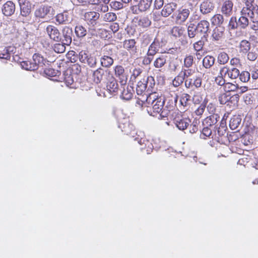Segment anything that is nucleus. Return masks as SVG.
<instances>
[{"instance_id":"nucleus-1","label":"nucleus","mask_w":258,"mask_h":258,"mask_svg":"<svg viewBox=\"0 0 258 258\" xmlns=\"http://www.w3.org/2000/svg\"><path fill=\"white\" fill-rule=\"evenodd\" d=\"M147 103L148 104L152 105V110L150 114L153 116H157V114L161 118L166 117L168 113L169 110L163 108L164 104V100L161 97H157L155 93H153L149 95L146 99Z\"/></svg>"},{"instance_id":"nucleus-2","label":"nucleus","mask_w":258,"mask_h":258,"mask_svg":"<svg viewBox=\"0 0 258 258\" xmlns=\"http://www.w3.org/2000/svg\"><path fill=\"white\" fill-rule=\"evenodd\" d=\"M200 19V16L199 15L197 11H195L192 13L189 17V24L187 29V35L189 38H199L202 36L197 26L192 23L194 21L199 20Z\"/></svg>"},{"instance_id":"nucleus-3","label":"nucleus","mask_w":258,"mask_h":258,"mask_svg":"<svg viewBox=\"0 0 258 258\" xmlns=\"http://www.w3.org/2000/svg\"><path fill=\"white\" fill-rule=\"evenodd\" d=\"M253 11L247 7H243L240 11V16L238 19V26L240 29H246L249 25L250 22L248 17L251 20Z\"/></svg>"},{"instance_id":"nucleus-4","label":"nucleus","mask_w":258,"mask_h":258,"mask_svg":"<svg viewBox=\"0 0 258 258\" xmlns=\"http://www.w3.org/2000/svg\"><path fill=\"white\" fill-rule=\"evenodd\" d=\"M54 10L49 6L42 5L37 8L34 12V16L36 18L44 19L48 16L53 15Z\"/></svg>"},{"instance_id":"nucleus-5","label":"nucleus","mask_w":258,"mask_h":258,"mask_svg":"<svg viewBox=\"0 0 258 258\" xmlns=\"http://www.w3.org/2000/svg\"><path fill=\"white\" fill-rule=\"evenodd\" d=\"M194 9L192 7L188 6L187 8L179 9L176 16V21L179 24L184 23L189 17L190 13L192 12L193 13L194 12Z\"/></svg>"},{"instance_id":"nucleus-6","label":"nucleus","mask_w":258,"mask_h":258,"mask_svg":"<svg viewBox=\"0 0 258 258\" xmlns=\"http://www.w3.org/2000/svg\"><path fill=\"white\" fill-rule=\"evenodd\" d=\"M79 59L83 63H87L91 68L95 67L97 63L96 56L87 53L85 51H82L79 53Z\"/></svg>"},{"instance_id":"nucleus-7","label":"nucleus","mask_w":258,"mask_h":258,"mask_svg":"<svg viewBox=\"0 0 258 258\" xmlns=\"http://www.w3.org/2000/svg\"><path fill=\"white\" fill-rule=\"evenodd\" d=\"M45 32L51 40L56 42L61 40V34L54 26L49 25L45 28Z\"/></svg>"},{"instance_id":"nucleus-8","label":"nucleus","mask_w":258,"mask_h":258,"mask_svg":"<svg viewBox=\"0 0 258 258\" xmlns=\"http://www.w3.org/2000/svg\"><path fill=\"white\" fill-rule=\"evenodd\" d=\"M73 35V30L71 28L65 26L61 31V40L59 42L69 45L72 41Z\"/></svg>"},{"instance_id":"nucleus-9","label":"nucleus","mask_w":258,"mask_h":258,"mask_svg":"<svg viewBox=\"0 0 258 258\" xmlns=\"http://www.w3.org/2000/svg\"><path fill=\"white\" fill-rule=\"evenodd\" d=\"M100 15L99 13L94 11L88 12L85 13L84 17L89 27H94L98 23V20Z\"/></svg>"},{"instance_id":"nucleus-10","label":"nucleus","mask_w":258,"mask_h":258,"mask_svg":"<svg viewBox=\"0 0 258 258\" xmlns=\"http://www.w3.org/2000/svg\"><path fill=\"white\" fill-rule=\"evenodd\" d=\"M20 8V15L23 17H28L31 14V4L28 0H18Z\"/></svg>"},{"instance_id":"nucleus-11","label":"nucleus","mask_w":258,"mask_h":258,"mask_svg":"<svg viewBox=\"0 0 258 258\" xmlns=\"http://www.w3.org/2000/svg\"><path fill=\"white\" fill-rule=\"evenodd\" d=\"M152 81H154L152 77H148L147 79H143L139 81L137 85L136 91L138 95H141L147 88L149 82H150V87H152Z\"/></svg>"},{"instance_id":"nucleus-12","label":"nucleus","mask_w":258,"mask_h":258,"mask_svg":"<svg viewBox=\"0 0 258 258\" xmlns=\"http://www.w3.org/2000/svg\"><path fill=\"white\" fill-rule=\"evenodd\" d=\"M233 3L231 0H225L221 5V12L226 17L232 15L233 12Z\"/></svg>"},{"instance_id":"nucleus-13","label":"nucleus","mask_w":258,"mask_h":258,"mask_svg":"<svg viewBox=\"0 0 258 258\" xmlns=\"http://www.w3.org/2000/svg\"><path fill=\"white\" fill-rule=\"evenodd\" d=\"M211 38L214 41H222L225 38V28L216 26L212 31Z\"/></svg>"},{"instance_id":"nucleus-14","label":"nucleus","mask_w":258,"mask_h":258,"mask_svg":"<svg viewBox=\"0 0 258 258\" xmlns=\"http://www.w3.org/2000/svg\"><path fill=\"white\" fill-rule=\"evenodd\" d=\"M109 74V72L107 70L101 68L98 69L93 73L94 82L98 84L102 81H105Z\"/></svg>"},{"instance_id":"nucleus-15","label":"nucleus","mask_w":258,"mask_h":258,"mask_svg":"<svg viewBox=\"0 0 258 258\" xmlns=\"http://www.w3.org/2000/svg\"><path fill=\"white\" fill-rule=\"evenodd\" d=\"M196 26L203 36L202 37L206 39L210 31V23L207 20H202L199 22Z\"/></svg>"},{"instance_id":"nucleus-16","label":"nucleus","mask_w":258,"mask_h":258,"mask_svg":"<svg viewBox=\"0 0 258 258\" xmlns=\"http://www.w3.org/2000/svg\"><path fill=\"white\" fill-rule=\"evenodd\" d=\"M215 5L212 2L209 0H205L200 6V11L202 14L206 15L213 11Z\"/></svg>"},{"instance_id":"nucleus-17","label":"nucleus","mask_w":258,"mask_h":258,"mask_svg":"<svg viewBox=\"0 0 258 258\" xmlns=\"http://www.w3.org/2000/svg\"><path fill=\"white\" fill-rule=\"evenodd\" d=\"M220 117L217 114H213L205 118L203 121V126H206L215 128V126L218 122Z\"/></svg>"},{"instance_id":"nucleus-18","label":"nucleus","mask_w":258,"mask_h":258,"mask_svg":"<svg viewBox=\"0 0 258 258\" xmlns=\"http://www.w3.org/2000/svg\"><path fill=\"white\" fill-rule=\"evenodd\" d=\"M115 75L118 78L120 85L124 86L126 85L127 78L124 74V70L121 66H117L115 68Z\"/></svg>"},{"instance_id":"nucleus-19","label":"nucleus","mask_w":258,"mask_h":258,"mask_svg":"<svg viewBox=\"0 0 258 258\" xmlns=\"http://www.w3.org/2000/svg\"><path fill=\"white\" fill-rule=\"evenodd\" d=\"M202 79L200 77H195L185 80V86L187 88L193 87L199 88L202 85Z\"/></svg>"},{"instance_id":"nucleus-20","label":"nucleus","mask_w":258,"mask_h":258,"mask_svg":"<svg viewBox=\"0 0 258 258\" xmlns=\"http://www.w3.org/2000/svg\"><path fill=\"white\" fill-rule=\"evenodd\" d=\"M46 63L48 64V61L40 55L35 53L33 55V64L36 66V70L39 68L43 69Z\"/></svg>"},{"instance_id":"nucleus-21","label":"nucleus","mask_w":258,"mask_h":258,"mask_svg":"<svg viewBox=\"0 0 258 258\" xmlns=\"http://www.w3.org/2000/svg\"><path fill=\"white\" fill-rule=\"evenodd\" d=\"M123 47L130 53H135L137 52V47L136 46V42L135 39H131L125 40L123 43Z\"/></svg>"},{"instance_id":"nucleus-22","label":"nucleus","mask_w":258,"mask_h":258,"mask_svg":"<svg viewBox=\"0 0 258 258\" xmlns=\"http://www.w3.org/2000/svg\"><path fill=\"white\" fill-rule=\"evenodd\" d=\"M229 126L232 130H237L242 126L241 118L240 115H234L231 118L229 122Z\"/></svg>"},{"instance_id":"nucleus-23","label":"nucleus","mask_w":258,"mask_h":258,"mask_svg":"<svg viewBox=\"0 0 258 258\" xmlns=\"http://www.w3.org/2000/svg\"><path fill=\"white\" fill-rule=\"evenodd\" d=\"M177 8L175 3H170L165 5L162 10L161 15L164 17L169 16Z\"/></svg>"},{"instance_id":"nucleus-24","label":"nucleus","mask_w":258,"mask_h":258,"mask_svg":"<svg viewBox=\"0 0 258 258\" xmlns=\"http://www.w3.org/2000/svg\"><path fill=\"white\" fill-rule=\"evenodd\" d=\"M15 11V6L11 1H8L6 3L2 9L3 14L6 16H11Z\"/></svg>"},{"instance_id":"nucleus-25","label":"nucleus","mask_w":258,"mask_h":258,"mask_svg":"<svg viewBox=\"0 0 258 258\" xmlns=\"http://www.w3.org/2000/svg\"><path fill=\"white\" fill-rule=\"evenodd\" d=\"M174 123L179 130L183 131L189 125L190 120L188 118H176L174 120Z\"/></svg>"},{"instance_id":"nucleus-26","label":"nucleus","mask_w":258,"mask_h":258,"mask_svg":"<svg viewBox=\"0 0 258 258\" xmlns=\"http://www.w3.org/2000/svg\"><path fill=\"white\" fill-rule=\"evenodd\" d=\"M239 52L242 55H246L251 49V43L246 40H243L240 41L239 45Z\"/></svg>"},{"instance_id":"nucleus-27","label":"nucleus","mask_w":258,"mask_h":258,"mask_svg":"<svg viewBox=\"0 0 258 258\" xmlns=\"http://www.w3.org/2000/svg\"><path fill=\"white\" fill-rule=\"evenodd\" d=\"M159 41L155 39L149 46L147 54L154 56L159 51Z\"/></svg>"},{"instance_id":"nucleus-28","label":"nucleus","mask_w":258,"mask_h":258,"mask_svg":"<svg viewBox=\"0 0 258 258\" xmlns=\"http://www.w3.org/2000/svg\"><path fill=\"white\" fill-rule=\"evenodd\" d=\"M107 90L110 93L115 94L117 92L118 90V85L116 81L113 78H111L106 86Z\"/></svg>"},{"instance_id":"nucleus-29","label":"nucleus","mask_w":258,"mask_h":258,"mask_svg":"<svg viewBox=\"0 0 258 258\" xmlns=\"http://www.w3.org/2000/svg\"><path fill=\"white\" fill-rule=\"evenodd\" d=\"M133 88L127 86L126 88L125 86L123 87V90L121 92V97L122 99L129 100L133 97Z\"/></svg>"},{"instance_id":"nucleus-30","label":"nucleus","mask_w":258,"mask_h":258,"mask_svg":"<svg viewBox=\"0 0 258 258\" xmlns=\"http://www.w3.org/2000/svg\"><path fill=\"white\" fill-rule=\"evenodd\" d=\"M56 21L59 24H67L70 21V17L67 12L58 14L56 16Z\"/></svg>"},{"instance_id":"nucleus-31","label":"nucleus","mask_w":258,"mask_h":258,"mask_svg":"<svg viewBox=\"0 0 258 258\" xmlns=\"http://www.w3.org/2000/svg\"><path fill=\"white\" fill-rule=\"evenodd\" d=\"M113 59L110 56L103 55L100 58L101 64L102 67L109 68L113 63Z\"/></svg>"},{"instance_id":"nucleus-32","label":"nucleus","mask_w":258,"mask_h":258,"mask_svg":"<svg viewBox=\"0 0 258 258\" xmlns=\"http://www.w3.org/2000/svg\"><path fill=\"white\" fill-rule=\"evenodd\" d=\"M211 22L213 25L221 26L224 22V17L223 15H215L211 18Z\"/></svg>"},{"instance_id":"nucleus-33","label":"nucleus","mask_w":258,"mask_h":258,"mask_svg":"<svg viewBox=\"0 0 258 258\" xmlns=\"http://www.w3.org/2000/svg\"><path fill=\"white\" fill-rule=\"evenodd\" d=\"M215 59L211 55L206 56L203 59V65L206 69H210L214 64Z\"/></svg>"},{"instance_id":"nucleus-34","label":"nucleus","mask_w":258,"mask_h":258,"mask_svg":"<svg viewBox=\"0 0 258 258\" xmlns=\"http://www.w3.org/2000/svg\"><path fill=\"white\" fill-rule=\"evenodd\" d=\"M250 21L252 22V23L250 22L249 25L250 29L254 31L258 30V13L257 11H254Z\"/></svg>"},{"instance_id":"nucleus-35","label":"nucleus","mask_w":258,"mask_h":258,"mask_svg":"<svg viewBox=\"0 0 258 258\" xmlns=\"http://www.w3.org/2000/svg\"><path fill=\"white\" fill-rule=\"evenodd\" d=\"M185 80L191 78L192 76L196 73L195 70L191 68H182L180 71Z\"/></svg>"},{"instance_id":"nucleus-36","label":"nucleus","mask_w":258,"mask_h":258,"mask_svg":"<svg viewBox=\"0 0 258 258\" xmlns=\"http://www.w3.org/2000/svg\"><path fill=\"white\" fill-rule=\"evenodd\" d=\"M230 99L228 100V102L225 104L230 108H234L237 105L239 100V96L238 95H230Z\"/></svg>"},{"instance_id":"nucleus-37","label":"nucleus","mask_w":258,"mask_h":258,"mask_svg":"<svg viewBox=\"0 0 258 258\" xmlns=\"http://www.w3.org/2000/svg\"><path fill=\"white\" fill-rule=\"evenodd\" d=\"M75 32L78 37L83 38L87 34V30L83 26L79 25L76 26Z\"/></svg>"},{"instance_id":"nucleus-38","label":"nucleus","mask_w":258,"mask_h":258,"mask_svg":"<svg viewBox=\"0 0 258 258\" xmlns=\"http://www.w3.org/2000/svg\"><path fill=\"white\" fill-rule=\"evenodd\" d=\"M152 0H142L138 3L140 9L142 12H144L149 10L152 5Z\"/></svg>"},{"instance_id":"nucleus-39","label":"nucleus","mask_w":258,"mask_h":258,"mask_svg":"<svg viewBox=\"0 0 258 258\" xmlns=\"http://www.w3.org/2000/svg\"><path fill=\"white\" fill-rule=\"evenodd\" d=\"M21 67L26 70L33 71L36 70V66H34L33 61L31 60H25L21 62Z\"/></svg>"},{"instance_id":"nucleus-40","label":"nucleus","mask_w":258,"mask_h":258,"mask_svg":"<svg viewBox=\"0 0 258 258\" xmlns=\"http://www.w3.org/2000/svg\"><path fill=\"white\" fill-rule=\"evenodd\" d=\"M138 24L141 27L147 28L151 25V21L147 16L141 17L138 21Z\"/></svg>"},{"instance_id":"nucleus-41","label":"nucleus","mask_w":258,"mask_h":258,"mask_svg":"<svg viewBox=\"0 0 258 258\" xmlns=\"http://www.w3.org/2000/svg\"><path fill=\"white\" fill-rule=\"evenodd\" d=\"M184 31V29L183 27L180 26H174L171 30V34L173 36L177 38L183 35Z\"/></svg>"},{"instance_id":"nucleus-42","label":"nucleus","mask_w":258,"mask_h":258,"mask_svg":"<svg viewBox=\"0 0 258 258\" xmlns=\"http://www.w3.org/2000/svg\"><path fill=\"white\" fill-rule=\"evenodd\" d=\"M166 62V56L161 55L157 57L154 62V66L156 68H160L164 66Z\"/></svg>"},{"instance_id":"nucleus-43","label":"nucleus","mask_w":258,"mask_h":258,"mask_svg":"<svg viewBox=\"0 0 258 258\" xmlns=\"http://www.w3.org/2000/svg\"><path fill=\"white\" fill-rule=\"evenodd\" d=\"M102 19L106 22H112L117 19V16L114 13H107L102 16Z\"/></svg>"},{"instance_id":"nucleus-44","label":"nucleus","mask_w":258,"mask_h":258,"mask_svg":"<svg viewBox=\"0 0 258 258\" xmlns=\"http://www.w3.org/2000/svg\"><path fill=\"white\" fill-rule=\"evenodd\" d=\"M238 21L236 17L232 16L230 18L227 26L229 30H235L239 28Z\"/></svg>"},{"instance_id":"nucleus-45","label":"nucleus","mask_w":258,"mask_h":258,"mask_svg":"<svg viewBox=\"0 0 258 258\" xmlns=\"http://www.w3.org/2000/svg\"><path fill=\"white\" fill-rule=\"evenodd\" d=\"M185 78L183 76L181 73L180 72L173 80L172 84L174 87H177L181 85L183 83V81H185Z\"/></svg>"},{"instance_id":"nucleus-46","label":"nucleus","mask_w":258,"mask_h":258,"mask_svg":"<svg viewBox=\"0 0 258 258\" xmlns=\"http://www.w3.org/2000/svg\"><path fill=\"white\" fill-rule=\"evenodd\" d=\"M229 58L228 54L225 52H222L218 55V62L221 64H224L228 62Z\"/></svg>"},{"instance_id":"nucleus-47","label":"nucleus","mask_w":258,"mask_h":258,"mask_svg":"<svg viewBox=\"0 0 258 258\" xmlns=\"http://www.w3.org/2000/svg\"><path fill=\"white\" fill-rule=\"evenodd\" d=\"M66 45L67 44H63L62 42L56 43L53 46V50L58 53H63L65 51Z\"/></svg>"},{"instance_id":"nucleus-48","label":"nucleus","mask_w":258,"mask_h":258,"mask_svg":"<svg viewBox=\"0 0 258 258\" xmlns=\"http://www.w3.org/2000/svg\"><path fill=\"white\" fill-rule=\"evenodd\" d=\"M204 37H201V39L199 41L196 42L193 44L194 49L197 52L203 50V46L205 44V42L203 40Z\"/></svg>"},{"instance_id":"nucleus-49","label":"nucleus","mask_w":258,"mask_h":258,"mask_svg":"<svg viewBox=\"0 0 258 258\" xmlns=\"http://www.w3.org/2000/svg\"><path fill=\"white\" fill-rule=\"evenodd\" d=\"M223 88L226 93H230V92L236 91L238 88V87L237 85L231 83H227L224 86Z\"/></svg>"},{"instance_id":"nucleus-50","label":"nucleus","mask_w":258,"mask_h":258,"mask_svg":"<svg viewBox=\"0 0 258 258\" xmlns=\"http://www.w3.org/2000/svg\"><path fill=\"white\" fill-rule=\"evenodd\" d=\"M190 100L191 96L189 94L183 93L181 96L180 102L182 105L186 106L188 105V102L190 101Z\"/></svg>"},{"instance_id":"nucleus-51","label":"nucleus","mask_w":258,"mask_h":258,"mask_svg":"<svg viewBox=\"0 0 258 258\" xmlns=\"http://www.w3.org/2000/svg\"><path fill=\"white\" fill-rule=\"evenodd\" d=\"M194 57L192 55L186 56L184 59L183 68H191L193 64Z\"/></svg>"},{"instance_id":"nucleus-52","label":"nucleus","mask_w":258,"mask_h":258,"mask_svg":"<svg viewBox=\"0 0 258 258\" xmlns=\"http://www.w3.org/2000/svg\"><path fill=\"white\" fill-rule=\"evenodd\" d=\"M247 58L250 61H254L256 59L258 54L256 52V50L254 48L251 49L247 53Z\"/></svg>"},{"instance_id":"nucleus-53","label":"nucleus","mask_w":258,"mask_h":258,"mask_svg":"<svg viewBox=\"0 0 258 258\" xmlns=\"http://www.w3.org/2000/svg\"><path fill=\"white\" fill-rule=\"evenodd\" d=\"M230 93H224L221 94L219 97V100L221 104H225L228 102V100L230 99Z\"/></svg>"},{"instance_id":"nucleus-54","label":"nucleus","mask_w":258,"mask_h":258,"mask_svg":"<svg viewBox=\"0 0 258 258\" xmlns=\"http://www.w3.org/2000/svg\"><path fill=\"white\" fill-rule=\"evenodd\" d=\"M239 76V71L238 69L233 68L229 69L228 77L231 79H235Z\"/></svg>"},{"instance_id":"nucleus-55","label":"nucleus","mask_w":258,"mask_h":258,"mask_svg":"<svg viewBox=\"0 0 258 258\" xmlns=\"http://www.w3.org/2000/svg\"><path fill=\"white\" fill-rule=\"evenodd\" d=\"M28 35V32L25 29H23L19 31L17 37L22 42H24L27 40Z\"/></svg>"},{"instance_id":"nucleus-56","label":"nucleus","mask_w":258,"mask_h":258,"mask_svg":"<svg viewBox=\"0 0 258 258\" xmlns=\"http://www.w3.org/2000/svg\"><path fill=\"white\" fill-rule=\"evenodd\" d=\"M250 74L247 71H243L241 73H239L240 80L244 83L248 82L250 79Z\"/></svg>"},{"instance_id":"nucleus-57","label":"nucleus","mask_w":258,"mask_h":258,"mask_svg":"<svg viewBox=\"0 0 258 258\" xmlns=\"http://www.w3.org/2000/svg\"><path fill=\"white\" fill-rule=\"evenodd\" d=\"M111 8L115 10H119L125 6L123 5V3L118 1H112L110 3Z\"/></svg>"},{"instance_id":"nucleus-58","label":"nucleus","mask_w":258,"mask_h":258,"mask_svg":"<svg viewBox=\"0 0 258 258\" xmlns=\"http://www.w3.org/2000/svg\"><path fill=\"white\" fill-rule=\"evenodd\" d=\"M213 128L210 127L203 126L202 130V134L201 135V138H203L202 136L206 137H210L212 135V131Z\"/></svg>"},{"instance_id":"nucleus-59","label":"nucleus","mask_w":258,"mask_h":258,"mask_svg":"<svg viewBox=\"0 0 258 258\" xmlns=\"http://www.w3.org/2000/svg\"><path fill=\"white\" fill-rule=\"evenodd\" d=\"M114 47L111 44L106 45L103 49L104 55L108 56L112 55L113 53Z\"/></svg>"},{"instance_id":"nucleus-60","label":"nucleus","mask_w":258,"mask_h":258,"mask_svg":"<svg viewBox=\"0 0 258 258\" xmlns=\"http://www.w3.org/2000/svg\"><path fill=\"white\" fill-rule=\"evenodd\" d=\"M44 73L48 77H54L57 76L58 72L52 68L45 69Z\"/></svg>"},{"instance_id":"nucleus-61","label":"nucleus","mask_w":258,"mask_h":258,"mask_svg":"<svg viewBox=\"0 0 258 258\" xmlns=\"http://www.w3.org/2000/svg\"><path fill=\"white\" fill-rule=\"evenodd\" d=\"M130 10L132 13L134 14H139L140 13L142 12L140 9V6L138 4H135L131 7Z\"/></svg>"},{"instance_id":"nucleus-62","label":"nucleus","mask_w":258,"mask_h":258,"mask_svg":"<svg viewBox=\"0 0 258 258\" xmlns=\"http://www.w3.org/2000/svg\"><path fill=\"white\" fill-rule=\"evenodd\" d=\"M206 108V105L201 104L199 107L195 110V113L198 116H201L203 114Z\"/></svg>"},{"instance_id":"nucleus-63","label":"nucleus","mask_w":258,"mask_h":258,"mask_svg":"<svg viewBox=\"0 0 258 258\" xmlns=\"http://www.w3.org/2000/svg\"><path fill=\"white\" fill-rule=\"evenodd\" d=\"M153 56H154L148 55L147 54L146 56H145L143 57V61H142L143 64H144V65L150 64L153 59Z\"/></svg>"},{"instance_id":"nucleus-64","label":"nucleus","mask_w":258,"mask_h":258,"mask_svg":"<svg viewBox=\"0 0 258 258\" xmlns=\"http://www.w3.org/2000/svg\"><path fill=\"white\" fill-rule=\"evenodd\" d=\"M216 83L219 86H224L226 84L225 80L222 76H218L215 79Z\"/></svg>"}]
</instances>
